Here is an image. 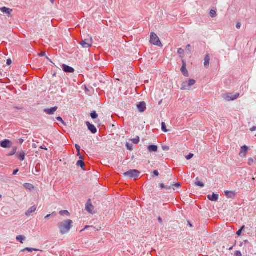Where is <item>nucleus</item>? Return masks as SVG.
<instances>
[{
  "mask_svg": "<svg viewBox=\"0 0 256 256\" xmlns=\"http://www.w3.org/2000/svg\"><path fill=\"white\" fill-rule=\"evenodd\" d=\"M16 148H13V150L9 154V156L14 155L16 153Z\"/></svg>",
  "mask_w": 256,
  "mask_h": 256,
  "instance_id": "a19ab883",
  "label": "nucleus"
},
{
  "mask_svg": "<svg viewBox=\"0 0 256 256\" xmlns=\"http://www.w3.org/2000/svg\"><path fill=\"white\" fill-rule=\"evenodd\" d=\"M236 256H242V254L240 251H236L235 252Z\"/></svg>",
  "mask_w": 256,
  "mask_h": 256,
  "instance_id": "de8ad7c7",
  "label": "nucleus"
},
{
  "mask_svg": "<svg viewBox=\"0 0 256 256\" xmlns=\"http://www.w3.org/2000/svg\"><path fill=\"white\" fill-rule=\"evenodd\" d=\"M92 38L88 36L86 38L82 39L80 44L84 48H88L92 46Z\"/></svg>",
  "mask_w": 256,
  "mask_h": 256,
  "instance_id": "f03ea898",
  "label": "nucleus"
},
{
  "mask_svg": "<svg viewBox=\"0 0 256 256\" xmlns=\"http://www.w3.org/2000/svg\"><path fill=\"white\" fill-rule=\"evenodd\" d=\"M162 130L164 132H167L168 131L166 129V124L164 122L162 124Z\"/></svg>",
  "mask_w": 256,
  "mask_h": 256,
  "instance_id": "c756f323",
  "label": "nucleus"
},
{
  "mask_svg": "<svg viewBox=\"0 0 256 256\" xmlns=\"http://www.w3.org/2000/svg\"><path fill=\"white\" fill-rule=\"evenodd\" d=\"M150 42L153 44L159 46H162V44L158 37L154 32H151Z\"/></svg>",
  "mask_w": 256,
  "mask_h": 256,
  "instance_id": "7ed1b4c3",
  "label": "nucleus"
},
{
  "mask_svg": "<svg viewBox=\"0 0 256 256\" xmlns=\"http://www.w3.org/2000/svg\"><path fill=\"white\" fill-rule=\"evenodd\" d=\"M73 222L70 220H68L58 223V226L62 234H64L69 232Z\"/></svg>",
  "mask_w": 256,
  "mask_h": 256,
  "instance_id": "f257e3e1",
  "label": "nucleus"
},
{
  "mask_svg": "<svg viewBox=\"0 0 256 256\" xmlns=\"http://www.w3.org/2000/svg\"><path fill=\"white\" fill-rule=\"evenodd\" d=\"M245 228V226H243L240 230H239L237 232H236V234L238 235V236H240L241 235V234H242V230L244 228Z\"/></svg>",
  "mask_w": 256,
  "mask_h": 256,
  "instance_id": "4c0bfd02",
  "label": "nucleus"
},
{
  "mask_svg": "<svg viewBox=\"0 0 256 256\" xmlns=\"http://www.w3.org/2000/svg\"><path fill=\"white\" fill-rule=\"evenodd\" d=\"M240 26H241V24H240V22H238V23L236 24V28L238 29L240 28Z\"/></svg>",
  "mask_w": 256,
  "mask_h": 256,
  "instance_id": "5fc2aeb1",
  "label": "nucleus"
},
{
  "mask_svg": "<svg viewBox=\"0 0 256 256\" xmlns=\"http://www.w3.org/2000/svg\"><path fill=\"white\" fill-rule=\"evenodd\" d=\"M153 174L156 176H159V172L158 170H154V172H153Z\"/></svg>",
  "mask_w": 256,
  "mask_h": 256,
  "instance_id": "8fccbe9b",
  "label": "nucleus"
},
{
  "mask_svg": "<svg viewBox=\"0 0 256 256\" xmlns=\"http://www.w3.org/2000/svg\"><path fill=\"white\" fill-rule=\"evenodd\" d=\"M14 108L16 110H20V108L18 107H14Z\"/></svg>",
  "mask_w": 256,
  "mask_h": 256,
  "instance_id": "680f3d73",
  "label": "nucleus"
},
{
  "mask_svg": "<svg viewBox=\"0 0 256 256\" xmlns=\"http://www.w3.org/2000/svg\"><path fill=\"white\" fill-rule=\"evenodd\" d=\"M58 108L55 106L50 108H46L44 110V112L48 114H53L54 112L57 110Z\"/></svg>",
  "mask_w": 256,
  "mask_h": 256,
  "instance_id": "ddd939ff",
  "label": "nucleus"
},
{
  "mask_svg": "<svg viewBox=\"0 0 256 256\" xmlns=\"http://www.w3.org/2000/svg\"><path fill=\"white\" fill-rule=\"evenodd\" d=\"M140 172L136 170H130L124 174V176L130 178H137L139 176Z\"/></svg>",
  "mask_w": 256,
  "mask_h": 256,
  "instance_id": "20e7f679",
  "label": "nucleus"
},
{
  "mask_svg": "<svg viewBox=\"0 0 256 256\" xmlns=\"http://www.w3.org/2000/svg\"><path fill=\"white\" fill-rule=\"evenodd\" d=\"M160 186L161 188H166V190H170L171 188L170 186H165L164 184H160Z\"/></svg>",
  "mask_w": 256,
  "mask_h": 256,
  "instance_id": "2f4dec72",
  "label": "nucleus"
},
{
  "mask_svg": "<svg viewBox=\"0 0 256 256\" xmlns=\"http://www.w3.org/2000/svg\"><path fill=\"white\" fill-rule=\"evenodd\" d=\"M36 206L35 205L30 208L26 212V216L30 215V214L34 212L36 210Z\"/></svg>",
  "mask_w": 256,
  "mask_h": 256,
  "instance_id": "f3484780",
  "label": "nucleus"
},
{
  "mask_svg": "<svg viewBox=\"0 0 256 256\" xmlns=\"http://www.w3.org/2000/svg\"><path fill=\"white\" fill-rule=\"evenodd\" d=\"M182 67L180 70L181 72L185 76H188V70H186V62L184 60H182Z\"/></svg>",
  "mask_w": 256,
  "mask_h": 256,
  "instance_id": "6e6552de",
  "label": "nucleus"
},
{
  "mask_svg": "<svg viewBox=\"0 0 256 256\" xmlns=\"http://www.w3.org/2000/svg\"><path fill=\"white\" fill-rule=\"evenodd\" d=\"M0 10L4 14H6L8 16L11 14V13L12 12V9L5 6L0 8Z\"/></svg>",
  "mask_w": 256,
  "mask_h": 256,
  "instance_id": "f8f14e48",
  "label": "nucleus"
},
{
  "mask_svg": "<svg viewBox=\"0 0 256 256\" xmlns=\"http://www.w3.org/2000/svg\"><path fill=\"white\" fill-rule=\"evenodd\" d=\"M25 250H27L29 252H32L33 251H39L40 250L36 249V248H24V250H22V251L24 252Z\"/></svg>",
  "mask_w": 256,
  "mask_h": 256,
  "instance_id": "b1692460",
  "label": "nucleus"
},
{
  "mask_svg": "<svg viewBox=\"0 0 256 256\" xmlns=\"http://www.w3.org/2000/svg\"><path fill=\"white\" fill-rule=\"evenodd\" d=\"M132 142L134 144H138L140 142V138L137 136L136 138L132 140Z\"/></svg>",
  "mask_w": 256,
  "mask_h": 256,
  "instance_id": "c85d7f7f",
  "label": "nucleus"
},
{
  "mask_svg": "<svg viewBox=\"0 0 256 256\" xmlns=\"http://www.w3.org/2000/svg\"><path fill=\"white\" fill-rule=\"evenodd\" d=\"M180 186V183H176V184H174V186H175L176 187H177V188H178L179 186Z\"/></svg>",
  "mask_w": 256,
  "mask_h": 256,
  "instance_id": "13d9d810",
  "label": "nucleus"
},
{
  "mask_svg": "<svg viewBox=\"0 0 256 256\" xmlns=\"http://www.w3.org/2000/svg\"><path fill=\"white\" fill-rule=\"evenodd\" d=\"M86 124L88 126V130H90L92 133L94 134L97 132V129L94 124H91L90 122H86Z\"/></svg>",
  "mask_w": 256,
  "mask_h": 256,
  "instance_id": "9d476101",
  "label": "nucleus"
},
{
  "mask_svg": "<svg viewBox=\"0 0 256 256\" xmlns=\"http://www.w3.org/2000/svg\"><path fill=\"white\" fill-rule=\"evenodd\" d=\"M186 49L188 50L190 53L192 52V50L191 49V46L190 44H188L186 46Z\"/></svg>",
  "mask_w": 256,
  "mask_h": 256,
  "instance_id": "79ce46f5",
  "label": "nucleus"
},
{
  "mask_svg": "<svg viewBox=\"0 0 256 256\" xmlns=\"http://www.w3.org/2000/svg\"><path fill=\"white\" fill-rule=\"evenodd\" d=\"M93 208L94 206L91 203L89 202H88L86 203V209L88 212H92Z\"/></svg>",
  "mask_w": 256,
  "mask_h": 256,
  "instance_id": "6ab92c4d",
  "label": "nucleus"
},
{
  "mask_svg": "<svg viewBox=\"0 0 256 256\" xmlns=\"http://www.w3.org/2000/svg\"><path fill=\"white\" fill-rule=\"evenodd\" d=\"M24 186L26 188L32 190L34 188V186L32 184L26 183L24 184Z\"/></svg>",
  "mask_w": 256,
  "mask_h": 256,
  "instance_id": "5701e85b",
  "label": "nucleus"
},
{
  "mask_svg": "<svg viewBox=\"0 0 256 256\" xmlns=\"http://www.w3.org/2000/svg\"><path fill=\"white\" fill-rule=\"evenodd\" d=\"M90 116L92 119H96L98 117V115L96 113V111H93L90 114Z\"/></svg>",
  "mask_w": 256,
  "mask_h": 256,
  "instance_id": "bb28decb",
  "label": "nucleus"
},
{
  "mask_svg": "<svg viewBox=\"0 0 256 256\" xmlns=\"http://www.w3.org/2000/svg\"><path fill=\"white\" fill-rule=\"evenodd\" d=\"M138 111L140 112H143L146 110V104L144 102H140L137 106Z\"/></svg>",
  "mask_w": 256,
  "mask_h": 256,
  "instance_id": "1a4fd4ad",
  "label": "nucleus"
},
{
  "mask_svg": "<svg viewBox=\"0 0 256 256\" xmlns=\"http://www.w3.org/2000/svg\"><path fill=\"white\" fill-rule=\"evenodd\" d=\"M18 171H19L18 169H16V170H14V171L12 173V175H16L18 172Z\"/></svg>",
  "mask_w": 256,
  "mask_h": 256,
  "instance_id": "603ef678",
  "label": "nucleus"
},
{
  "mask_svg": "<svg viewBox=\"0 0 256 256\" xmlns=\"http://www.w3.org/2000/svg\"><path fill=\"white\" fill-rule=\"evenodd\" d=\"M196 80L193 79H190L189 80L188 82V90L190 89V87L192 86H194L196 84Z\"/></svg>",
  "mask_w": 256,
  "mask_h": 256,
  "instance_id": "412c9836",
  "label": "nucleus"
},
{
  "mask_svg": "<svg viewBox=\"0 0 256 256\" xmlns=\"http://www.w3.org/2000/svg\"><path fill=\"white\" fill-rule=\"evenodd\" d=\"M250 130L252 132L256 130V126H254L252 127V128H250Z\"/></svg>",
  "mask_w": 256,
  "mask_h": 256,
  "instance_id": "6e6d98bb",
  "label": "nucleus"
},
{
  "mask_svg": "<svg viewBox=\"0 0 256 256\" xmlns=\"http://www.w3.org/2000/svg\"><path fill=\"white\" fill-rule=\"evenodd\" d=\"M62 70L66 73H73L74 72V69L66 64H63L62 65Z\"/></svg>",
  "mask_w": 256,
  "mask_h": 256,
  "instance_id": "423d86ee",
  "label": "nucleus"
},
{
  "mask_svg": "<svg viewBox=\"0 0 256 256\" xmlns=\"http://www.w3.org/2000/svg\"><path fill=\"white\" fill-rule=\"evenodd\" d=\"M208 198L212 202H216L218 199V194L213 193L212 194H208Z\"/></svg>",
  "mask_w": 256,
  "mask_h": 256,
  "instance_id": "2eb2a0df",
  "label": "nucleus"
},
{
  "mask_svg": "<svg viewBox=\"0 0 256 256\" xmlns=\"http://www.w3.org/2000/svg\"><path fill=\"white\" fill-rule=\"evenodd\" d=\"M92 228L94 230H95V228L94 227L86 226L84 227V228L82 230V231L85 230L86 229H87L88 228Z\"/></svg>",
  "mask_w": 256,
  "mask_h": 256,
  "instance_id": "49530a36",
  "label": "nucleus"
},
{
  "mask_svg": "<svg viewBox=\"0 0 256 256\" xmlns=\"http://www.w3.org/2000/svg\"><path fill=\"white\" fill-rule=\"evenodd\" d=\"M204 66L208 68L210 64V56L209 54H206L204 58Z\"/></svg>",
  "mask_w": 256,
  "mask_h": 256,
  "instance_id": "dca6fc26",
  "label": "nucleus"
},
{
  "mask_svg": "<svg viewBox=\"0 0 256 256\" xmlns=\"http://www.w3.org/2000/svg\"><path fill=\"white\" fill-rule=\"evenodd\" d=\"M189 226H190V227H192V224H190V222H189Z\"/></svg>",
  "mask_w": 256,
  "mask_h": 256,
  "instance_id": "e2e57ef3",
  "label": "nucleus"
},
{
  "mask_svg": "<svg viewBox=\"0 0 256 256\" xmlns=\"http://www.w3.org/2000/svg\"><path fill=\"white\" fill-rule=\"evenodd\" d=\"M50 2L52 4H54V0H50Z\"/></svg>",
  "mask_w": 256,
  "mask_h": 256,
  "instance_id": "052dcab7",
  "label": "nucleus"
},
{
  "mask_svg": "<svg viewBox=\"0 0 256 256\" xmlns=\"http://www.w3.org/2000/svg\"><path fill=\"white\" fill-rule=\"evenodd\" d=\"M195 185L196 186L202 187V188L204 186V184H203V182H200V181L196 182H195Z\"/></svg>",
  "mask_w": 256,
  "mask_h": 256,
  "instance_id": "72a5a7b5",
  "label": "nucleus"
},
{
  "mask_svg": "<svg viewBox=\"0 0 256 256\" xmlns=\"http://www.w3.org/2000/svg\"><path fill=\"white\" fill-rule=\"evenodd\" d=\"M2 197V196L1 194H0V198H1Z\"/></svg>",
  "mask_w": 256,
  "mask_h": 256,
  "instance_id": "0e129e2a",
  "label": "nucleus"
},
{
  "mask_svg": "<svg viewBox=\"0 0 256 256\" xmlns=\"http://www.w3.org/2000/svg\"><path fill=\"white\" fill-rule=\"evenodd\" d=\"M126 146L128 150H132L133 149V146L132 144H129L128 143H127L126 144Z\"/></svg>",
  "mask_w": 256,
  "mask_h": 256,
  "instance_id": "c9c22d12",
  "label": "nucleus"
},
{
  "mask_svg": "<svg viewBox=\"0 0 256 256\" xmlns=\"http://www.w3.org/2000/svg\"><path fill=\"white\" fill-rule=\"evenodd\" d=\"M254 162V160L252 158H249L248 159V164L252 166V164Z\"/></svg>",
  "mask_w": 256,
  "mask_h": 256,
  "instance_id": "e433bc0d",
  "label": "nucleus"
},
{
  "mask_svg": "<svg viewBox=\"0 0 256 256\" xmlns=\"http://www.w3.org/2000/svg\"><path fill=\"white\" fill-rule=\"evenodd\" d=\"M248 151V147L246 146H244L241 147L240 152H242L245 154H247Z\"/></svg>",
  "mask_w": 256,
  "mask_h": 256,
  "instance_id": "a878e982",
  "label": "nucleus"
},
{
  "mask_svg": "<svg viewBox=\"0 0 256 256\" xmlns=\"http://www.w3.org/2000/svg\"><path fill=\"white\" fill-rule=\"evenodd\" d=\"M0 145L3 148H8L11 147L12 143L8 140H4L0 143Z\"/></svg>",
  "mask_w": 256,
  "mask_h": 256,
  "instance_id": "0eeeda50",
  "label": "nucleus"
},
{
  "mask_svg": "<svg viewBox=\"0 0 256 256\" xmlns=\"http://www.w3.org/2000/svg\"><path fill=\"white\" fill-rule=\"evenodd\" d=\"M40 56H44L46 55L45 52H42L40 54H38Z\"/></svg>",
  "mask_w": 256,
  "mask_h": 256,
  "instance_id": "864d4df0",
  "label": "nucleus"
},
{
  "mask_svg": "<svg viewBox=\"0 0 256 256\" xmlns=\"http://www.w3.org/2000/svg\"><path fill=\"white\" fill-rule=\"evenodd\" d=\"M60 214L62 216H64V214L68 216L70 214V213L68 210H64L60 211Z\"/></svg>",
  "mask_w": 256,
  "mask_h": 256,
  "instance_id": "7c9ffc66",
  "label": "nucleus"
},
{
  "mask_svg": "<svg viewBox=\"0 0 256 256\" xmlns=\"http://www.w3.org/2000/svg\"><path fill=\"white\" fill-rule=\"evenodd\" d=\"M158 222H159L160 223H162V218H161L159 217V218H158Z\"/></svg>",
  "mask_w": 256,
  "mask_h": 256,
  "instance_id": "bf43d9fd",
  "label": "nucleus"
},
{
  "mask_svg": "<svg viewBox=\"0 0 256 256\" xmlns=\"http://www.w3.org/2000/svg\"><path fill=\"white\" fill-rule=\"evenodd\" d=\"M224 194L228 198L234 199L236 194V192L234 191H226Z\"/></svg>",
  "mask_w": 256,
  "mask_h": 256,
  "instance_id": "9b49d317",
  "label": "nucleus"
},
{
  "mask_svg": "<svg viewBox=\"0 0 256 256\" xmlns=\"http://www.w3.org/2000/svg\"><path fill=\"white\" fill-rule=\"evenodd\" d=\"M56 120L59 121V122H62V124H64V125H66V123L64 122L62 118L60 117V116H58L56 118Z\"/></svg>",
  "mask_w": 256,
  "mask_h": 256,
  "instance_id": "58836bf2",
  "label": "nucleus"
},
{
  "mask_svg": "<svg viewBox=\"0 0 256 256\" xmlns=\"http://www.w3.org/2000/svg\"><path fill=\"white\" fill-rule=\"evenodd\" d=\"M194 156V154H189L188 156H186V160H189L191 159Z\"/></svg>",
  "mask_w": 256,
  "mask_h": 256,
  "instance_id": "ea45409f",
  "label": "nucleus"
},
{
  "mask_svg": "<svg viewBox=\"0 0 256 256\" xmlns=\"http://www.w3.org/2000/svg\"><path fill=\"white\" fill-rule=\"evenodd\" d=\"M76 165L80 166L82 168H83L85 166L84 162L81 159L77 162Z\"/></svg>",
  "mask_w": 256,
  "mask_h": 256,
  "instance_id": "393cba45",
  "label": "nucleus"
},
{
  "mask_svg": "<svg viewBox=\"0 0 256 256\" xmlns=\"http://www.w3.org/2000/svg\"><path fill=\"white\" fill-rule=\"evenodd\" d=\"M75 148H76L77 152H79L80 150V146L78 144H76Z\"/></svg>",
  "mask_w": 256,
  "mask_h": 256,
  "instance_id": "a18cd8bd",
  "label": "nucleus"
},
{
  "mask_svg": "<svg viewBox=\"0 0 256 256\" xmlns=\"http://www.w3.org/2000/svg\"><path fill=\"white\" fill-rule=\"evenodd\" d=\"M12 61L10 59L7 60L6 64L8 65H10L12 64Z\"/></svg>",
  "mask_w": 256,
  "mask_h": 256,
  "instance_id": "09e8293b",
  "label": "nucleus"
},
{
  "mask_svg": "<svg viewBox=\"0 0 256 256\" xmlns=\"http://www.w3.org/2000/svg\"><path fill=\"white\" fill-rule=\"evenodd\" d=\"M158 148L156 145H150L148 146V150L149 152H156L158 151Z\"/></svg>",
  "mask_w": 256,
  "mask_h": 256,
  "instance_id": "a211bd4d",
  "label": "nucleus"
},
{
  "mask_svg": "<svg viewBox=\"0 0 256 256\" xmlns=\"http://www.w3.org/2000/svg\"><path fill=\"white\" fill-rule=\"evenodd\" d=\"M210 14L212 18H214L216 15V10H212L210 11Z\"/></svg>",
  "mask_w": 256,
  "mask_h": 256,
  "instance_id": "cd10ccee",
  "label": "nucleus"
},
{
  "mask_svg": "<svg viewBox=\"0 0 256 256\" xmlns=\"http://www.w3.org/2000/svg\"><path fill=\"white\" fill-rule=\"evenodd\" d=\"M78 156H79V158L80 159H81V160L83 159V158H82V156L81 155V154L80 153V151L78 152Z\"/></svg>",
  "mask_w": 256,
  "mask_h": 256,
  "instance_id": "3c124183",
  "label": "nucleus"
},
{
  "mask_svg": "<svg viewBox=\"0 0 256 256\" xmlns=\"http://www.w3.org/2000/svg\"><path fill=\"white\" fill-rule=\"evenodd\" d=\"M26 239V236L22 235L18 236L16 238V240L22 244H23V241L25 240Z\"/></svg>",
  "mask_w": 256,
  "mask_h": 256,
  "instance_id": "aec40b11",
  "label": "nucleus"
},
{
  "mask_svg": "<svg viewBox=\"0 0 256 256\" xmlns=\"http://www.w3.org/2000/svg\"><path fill=\"white\" fill-rule=\"evenodd\" d=\"M240 96V94L236 93L234 95H232L231 94H228L224 98L227 101L234 100L237 99Z\"/></svg>",
  "mask_w": 256,
  "mask_h": 256,
  "instance_id": "39448f33",
  "label": "nucleus"
},
{
  "mask_svg": "<svg viewBox=\"0 0 256 256\" xmlns=\"http://www.w3.org/2000/svg\"><path fill=\"white\" fill-rule=\"evenodd\" d=\"M40 148H41L42 150H48V148H46V147L44 145L40 146Z\"/></svg>",
  "mask_w": 256,
  "mask_h": 256,
  "instance_id": "4d7b16f0",
  "label": "nucleus"
},
{
  "mask_svg": "<svg viewBox=\"0 0 256 256\" xmlns=\"http://www.w3.org/2000/svg\"><path fill=\"white\" fill-rule=\"evenodd\" d=\"M181 89L182 90H188V82H184L182 83L181 85Z\"/></svg>",
  "mask_w": 256,
  "mask_h": 256,
  "instance_id": "4be33fe9",
  "label": "nucleus"
},
{
  "mask_svg": "<svg viewBox=\"0 0 256 256\" xmlns=\"http://www.w3.org/2000/svg\"><path fill=\"white\" fill-rule=\"evenodd\" d=\"M178 53L180 55V56H182V55L184 54V50L182 48H179L178 50Z\"/></svg>",
  "mask_w": 256,
  "mask_h": 256,
  "instance_id": "f704fd0d",
  "label": "nucleus"
},
{
  "mask_svg": "<svg viewBox=\"0 0 256 256\" xmlns=\"http://www.w3.org/2000/svg\"><path fill=\"white\" fill-rule=\"evenodd\" d=\"M16 156L18 160L23 161L25 158L26 153L24 150H21L16 154Z\"/></svg>",
  "mask_w": 256,
  "mask_h": 256,
  "instance_id": "4468645a",
  "label": "nucleus"
},
{
  "mask_svg": "<svg viewBox=\"0 0 256 256\" xmlns=\"http://www.w3.org/2000/svg\"><path fill=\"white\" fill-rule=\"evenodd\" d=\"M246 154H245L242 152H240L239 154V155L241 158H246Z\"/></svg>",
  "mask_w": 256,
  "mask_h": 256,
  "instance_id": "37998d69",
  "label": "nucleus"
},
{
  "mask_svg": "<svg viewBox=\"0 0 256 256\" xmlns=\"http://www.w3.org/2000/svg\"><path fill=\"white\" fill-rule=\"evenodd\" d=\"M244 245L245 247H246L248 248H252V246L250 245V243L248 240H245L244 242Z\"/></svg>",
  "mask_w": 256,
  "mask_h": 256,
  "instance_id": "473e14b6",
  "label": "nucleus"
},
{
  "mask_svg": "<svg viewBox=\"0 0 256 256\" xmlns=\"http://www.w3.org/2000/svg\"><path fill=\"white\" fill-rule=\"evenodd\" d=\"M51 215H56V213L55 212H53L51 214H48L47 216H46L44 218L45 219H48V218H50V216H51Z\"/></svg>",
  "mask_w": 256,
  "mask_h": 256,
  "instance_id": "c03bdc74",
  "label": "nucleus"
}]
</instances>
